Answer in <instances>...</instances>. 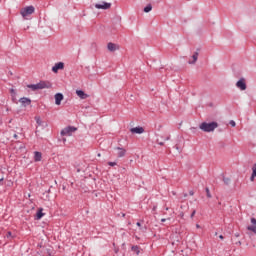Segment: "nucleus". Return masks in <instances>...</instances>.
Listing matches in <instances>:
<instances>
[{
  "instance_id": "obj_19",
  "label": "nucleus",
  "mask_w": 256,
  "mask_h": 256,
  "mask_svg": "<svg viewBox=\"0 0 256 256\" xmlns=\"http://www.w3.org/2000/svg\"><path fill=\"white\" fill-rule=\"evenodd\" d=\"M132 251H134L136 255H139V253H141L139 246H132Z\"/></svg>"
},
{
  "instance_id": "obj_10",
  "label": "nucleus",
  "mask_w": 256,
  "mask_h": 256,
  "mask_svg": "<svg viewBox=\"0 0 256 256\" xmlns=\"http://www.w3.org/2000/svg\"><path fill=\"white\" fill-rule=\"evenodd\" d=\"M54 99L56 105H61V101H63L64 96L61 93H57L55 94Z\"/></svg>"
},
{
  "instance_id": "obj_9",
  "label": "nucleus",
  "mask_w": 256,
  "mask_h": 256,
  "mask_svg": "<svg viewBox=\"0 0 256 256\" xmlns=\"http://www.w3.org/2000/svg\"><path fill=\"white\" fill-rule=\"evenodd\" d=\"M96 9H111V3L101 2L99 4H95Z\"/></svg>"
},
{
  "instance_id": "obj_8",
  "label": "nucleus",
  "mask_w": 256,
  "mask_h": 256,
  "mask_svg": "<svg viewBox=\"0 0 256 256\" xmlns=\"http://www.w3.org/2000/svg\"><path fill=\"white\" fill-rule=\"evenodd\" d=\"M107 49H108V51H110L111 53H113V52H115V51H119L120 46H119L118 44L109 42V43L107 44Z\"/></svg>"
},
{
  "instance_id": "obj_33",
  "label": "nucleus",
  "mask_w": 256,
  "mask_h": 256,
  "mask_svg": "<svg viewBox=\"0 0 256 256\" xmlns=\"http://www.w3.org/2000/svg\"><path fill=\"white\" fill-rule=\"evenodd\" d=\"M219 239H224L223 235H220V236H219Z\"/></svg>"
},
{
  "instance_id": "obj_15",
  "label": "nucleus",
  "mask_w": 256,
  "mask_h": 256,
  "mask_svg": "<svg viewBox=\"0 0 256 256\" xmlns=\"http://www.w3.org/2000/svg\"><path fill=\"white\" fill-rule=\"evenodd\" d=\"M76 95H78L81 99H87L89 96L83 92V90H77Z\"/></svg>"
},
{
  "instance_id": "obj_12",
  "label": "nucleus",
  "mask_w": 256,
  "mask_h": 256,
  "mask_svg": "<svg viewBox=\"0 0 256 256\" xmlns=\"http://www.w3.org/2000/svg\"><path fill=\"white\" fill-rule=\"evenodd\" d=\"M131 133H136L138 135H141V133H145V129L143 127H135L130 129Z\"/></svg>"
},
{
  "instance_id": "obj_24",
  "label": "nucleus",
  "mask_w": 256,
  "mask_h": 256,
  "mask_svg": "<svg viewBox=\"0 0 256 256\" xmlns=\"http://www.w3.org/2000/svg\"><path fill=\"white\" fill-rule=\"evenodd\" d=\"M230 125H231V127H235V125H237V124L235 123V121L231 120Z\"/></svg>"
},
{
  "instance_id": "obj_13",
  "label": "nucleus",
  "mask_w": 256,
  "mask_h": 256,
  "mask_svg": "<svg viewBox=\"0 0 256 256\" xmlns=\"http://www.w3.org/2000/svg\"><path fill=\"white\" fill-rule=\"evenodd\" d=\"M117 151V157H125V154L127 153V150L117 147L115 148Z\"/></svg>"
},
{
  "instance_id": "obj_3",
  "label": "nucleus",
  "mask_w": 256,
  "mask_h": 256,
  "mask_svg": "<svg viewBox=\"0 0 256 256\" xmlns=\"http://www.w3.org/2000/svg\"><path fill=\"white\" fill-rule=\"evenodd\" d=\"M33 13H35V7L33 6H28L20 10V15L24 18L29 17V15H33Z\"/></svg>"
},
{
  "instance_id": "obj_1",
  "label": "nucleus",
  "mask_w": 256,
  "mask_h": 256,
  "mask_svg": "<svg viewBox=\"0 0 256 256\" xmlns=\"http://www.w3.org/2000/svg\"><path fill=\"white\" fill-rule=\"evenodd\" d=\"M28 89H32V91H39L41 89H51L53 87V84L49 81H40L37 84H29L27 85Z\"/></svg>"
},
{
  "instance_id": "obj_6",
  "label": "nucleus",
  "mask_w": 256,
  "mask_h": 256,
  "mask_svg": "<svg viewBox=\"0 0 256 256\" xmlns=\"http://www.w3.org/2000/svg\"><path fill=\"white\" fill-rule=\"evenodd\" d=\"M236 87L240 89V91H245L247 89V82L245 81V78H241L237 83Z\"/></svg>"
},
{
  "instance_id": "obj_17",
  "label": "nucleus",
  "mask_w": 256,
  "mask_h": 256,
  "mask_svg": "<svg viewBox=\"0 0 256 256\" xmlns=\"http://www.w3.org/2000/svg\"><path fill=\"white\" fill-rule=\"evenodd\" d=\"M255 177H256V164L252 166V175L250 177V181H255Z\"/></svg>"
},
{
  "instance_id": "obj_16",
  "label": "nucleus",
  "mask_w": 256,
  "mask_h": 256,
  "mask_svg": "<svg viewBox=\"0 0 256 256\" xmlns=\"http://www.w3.org/2000/svg\"><path fill=\"white\" fill-rule=\"evenodd\" d=\"M41 159H42V154H41V152H34V161H36V162H39V161H41Z\"/></svg>"
},
{
  "instance_id": "obj_29",
  "label": "nucleus",
  "mask_w": 256,
  "mask_h": 256,
  "mask_svg": "<svg viewBox=\"0 0 256 256\" xmlns=\"http://www.w3.org/2000/svg\"><path fill=\"white\" fill-rule=\"evenodd\" d=\"M196 229H201V226L199 224H196Z\"/></svg>"
},
{
  "instance_id": "obj_34",
  "label": "nucleus",
  "mask_w": 256,
  "mask_h": 256,
  "mask_svg": "<svg viewBox=\"0 0 256 256\" xmlns=\"http://www.w3.org/2000/svg\"><path fill=\"white\" fill-rule=\"evenodd\" d=\"M14 139H17V134H14Z\"/></svg>"
},
{
  "instance_id": "obj_21",
  "label": "nucleus",
  "mask_w": 256,
  "mask_h": 256,
  "mask_svg": "<svg viewBox=\"0 0 256 256\" xmlns=\"http://www.w3.org/2000/svg\"><path fill=\"white\" fill-rule=\"evenodd\" d=\"M37 125H43V121L41 120V117L35 118Z\"/></svg>"
},
{
  "instance_id": "obj_5",
  "label": "nucleus",
  "mask_w": 256,
  "mask_h": 256,
  "mask_svg": "<svg viewBox=\"0 0 256 256\" xmlns=\"http://www.w3.org/2000/svg\"><path fill=\"white\" fill-rule=\"evenodd\" d=\"M75 131H77V128L73 126H68L61 131V135L71 137V135H73Z\"/></svg>"
},
{
  "instance_id": "obj_31",
  "label": "nucleus",
  "mask_w": 256,
  "mask_h": 256,
  "mask_svg": "<svg viewBox=\"0 0 256 256\" xmlns=\"http://www.w3.org/2000/svg\"><path fill=\"white\" fill-rule=\"evenodd\" d=\"M136 225H137V227H141V223L140 222H137Z\"/></svg>"
},
{
  "instance_id": "obj_23",
  "label": "nucleus",
  "mask_w": 256,
  "mask_h": 256,
  "mask_svg": "<svg viewBox=\"0 0 256 256\" xmlns=\"http://www.w3.org/2000/svg\"><path fill=\"white\" fill-rule=\"evenodd\" d=\"M108 165L110 167H115V165H117V162H108Z\"/></svg>"
},
{
  "instance_id": "obj_26",
  "label": "nucleus",
  "mask_w": 256,
  "mask_h": 256,
  "mask_svg": "<svg viewBox=\"0 0 256 256\" xmlns=\"http://www.w3.org/2000/svg\"><path fill=\"white\" fill-rule=\"evenodd\" d=\"M169 139H171V136H166L164 141H169Z\"/></svg>"
},
{
  "instance_id": "obj_2",
  "label": "nucleus",
  "mask_w": 256,
  "mask_h": 256,
  "mask_svg": "<svg viewBox=\"0 0 256 256\" xmlns=\"http://www.w3.org/2000/svg\"><path fill=\"white\" fill-rule=\"evenodd\" d=\"M219 127V124H217V122H202L199 125V129H201V131H204V133H211L213 131H215L217 128Z\"/></svg>"
},
{
  "instance_id": "obj_35",
  "label": "nucleus",
  "mask_w": 256,
  "mask_h": 256,
  "mask_svg": "<svg viewBox=\"0 0 256 256\" xmlns=\"http://www.w3.org/2000/svg\"><path fill=\"white\" fill-rule=\"evenodd\" d=\"M3 180H4V178H3V177H2V178H0V182H1V181H3Z\"/></svg>"
},
{
  "instance_id": "obj_4",
  "label": "nucleus",
  "mask_w": 256,
  "mask_h": 256,
  "mask_svg": "<svg viewBox=\"0 0 256 256\" xmlns=\"http://www.w3.org/2000/svg\"><path fill=\"white\" fill-rule=\"evenodd\" d=\"M251 223L252 226L247 227L248 231H252V233L250 234V239H256V219L251 218Z\"/></svg>"
},
{
  "instance_id": "obj_14",
  "label": "nucleus",
  "mask_w": 256,
  "mask_h": 256,
  "mask_svg": "<svg viewBox=\"0 0 256 256\" xmlns=\"http://www.w3.org/2000/svg\"><path fill=\"white\" fill-rule=\"evenodd\" d=\"M19 102H20L24 107H27V105H31V99H29V98L23 97V98H21V99L19 100Z\"/></svg>"
},
{
  "instance_id": "obj_28",
  "label": "nucleus",
  "mask_w": 256,
  "mask_h": 256,
  "mask_svg": "<svg viewBox=\"0 0 256 256\" xmlns=\"http://www.w3.org/2000/svg\"><path fill=\"white\" fill-rule=\"evenodd\" d=\"M165 221H167V219H165V218H162V219H161V222H162V223H165Z\"/></svg>"
},
{
  "instance_id": "obj_30",
  "label": "nucleus",
  "mask_w": 256,
  "mask_h": 256,
  "mask_svg": "<svg viewBox=\"0 0 256 256\" xmlns=\"http://www.w3.org/2000/svg\"><path fill=\"white\" fill-rule=\"evenodd\" d=\"M11 93H12V95H15V90L11 89Z\"/></svg>"
},
{
  "instance_id": "obj_25",
  "label": "nucleus",
  "mask_w": 256,
  "mask_h": 256,
  "mask_svg": "<svg viewBox=\"0 0 256 256\" xmlns=\"http://www.w3.org/2000/svg\"><path fill=\"white\" fill-rule=\"evenodd\" d=\"M195 213H197V211L193 210L192 214L190 215L191 219L195 217Z\"/></svg>"
},
{
  "instance_id": "obj_7",
  "label": "nucleus",
  "mask_w": 256,
  "mask_h": 256,
  "mask_svg": "<svg viewBox=\"0 0 256 256\" xmlns=\"http://www.w3.org/2000/svg\"><path fill=\"white\" fill-rule=\"evenodd\" d=\"M65 69V63L63 62H58L52 67L53 73H58L59 70Z\"/></svg>"
},
{
  "instance_id": "obj_11",
  "label": "nucleus",
  "mask_w": 256,
  "mask_h": 256,
  "mask_svg": "<svg viewBox=\"0 0 256 256\" xmlns=\"http://www.w3.org/2000/svg\"><path fill=\"white\" fill-rule=\"evenodd\" d=\"M197 59H199V53L196 52L192 55V59L188 61L189 65H195L197 63Z\"/></svg>"
},
{
  "instance_id": "obj_27",
  "label": "nucleus",
  "mask_w": 256,
  "mask_h": 256,
  "mask_svg": "<svg viewBox=\"0 0 256 256\" xmlns=\"http://www.w3.org/2000/svg\"><path fill=\"white\" fill-rule=\"evenodd\" d=\"M11 235H12L11 232H7L6 237L9 238V237H11Z\"/></svg>"
},
{
  "instance_id": "obj_32",
  "label": "nucleus",
  "mask_w": 256,
  "mask_h": 256,
  "mask_svg": "<svg viewBox=\"0 0 256 256\" xmlns=\"http://www.w3.org/2000/svg\"><path fill=\"white\" fill-rule=\"evenodd\" d=\"M159 145L163 146V145H165V143H163V142H159Z\"/></svg>"
},
{
  "instance_id": "obj_36",
  "label": "nucleus",
  "mask_w": 256,
  "mask_h": 256,
  "mask_svg": "<svg viewBox=\"0 0 256 256\" xmlns=\"http://www.w3.org/2000/svg\"><path fill=\"white\" fill-rule=\"evenodd\" d=\"M98 157H101V153H98Z\"/></svg>"
},
{
  "instance_id": "obj_18",
  "label": "nucleus",
  "mask_w": 256,
  "mask_h": 256,
  "mask_svg": "<svg viewBox=\"0 0 256 256\" xmlns=\"http://www.w3.org/2000/svg\"><path fill=\"white\" fill-rule=\"evenodd\" d=\"M44 215L45 214L43 213V209L40 208L39 211L36 214V217H37V219H41L42 217H44Z\"/></svg>"
},
{
  "instance_id": "obj_22",
  "label": "nucleus",
  "mask_w": 256,
  "mask_h": 256,
  "mask_svg": "<svg viewBox=\"0 0 256 256\" xmlns=\"http://www.w3.org/2000/svg\"><path fill=\"white\" fill-rule=\"evenodd\" d=\"M206 195L208 199H211V192L209 191V188H206Z\"/></svg>"
},
{
  "instance_id": "obj_20",
  "label": "nucleus",
  "mask_w": 256,
  "mask_h": 256,
  "mask_svg": "<svg viewBox=\"0 0 256 256\" xmlns=\"http://www.w3.org/2000/svg\"><path fill=\"white\" fill-rule=\"evenodd\" d=\"M152 9H153V6H151V4H149L144 8V13H149L150 11H152Z\"/></svg>"
}]
</instances>
